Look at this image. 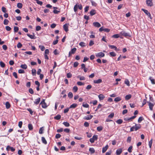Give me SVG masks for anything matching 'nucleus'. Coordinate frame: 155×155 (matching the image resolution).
Segmentation results:
<instances>
[{"mask_svg":"<svg viewBox=\"0 0 155 155\" xmlns=\"http://www.w3.org/2000/svg\"><path fill=\"white\" fill-rule=\"evenodd\" d=\"M124 83L128 86H130V82L127 79H126L124 81Z\"/></svg>","mask_w":155,"mask_h":155,"instance_id":"obj_25","label":"nucleus"},{"mask_svg":"<svg viewBox=\"0 0 155 155\" xmlns=\"http://www.w3.org/2000/svg\"><path fill=\"white\" fill-rule=\"evenodd\" d=\"M73 89L74 92H76L78 90V88L77 86H74V87H73Z\"/></svg>","mask_w":155,"mask_h":155,"instance_id":"obj_54","label":"nucleus"},{"mask_svg":"<svg viewBox=\"0 0 155 155\" xmlns=\"http://www.w3.org/2000/svg\"><path fill=\"white\" fill-rule=\"evenodd\" d=\"M41 100V98L40 97H38V98L36 99L35 101H34L35 104H38L40 102Z\"/></svg>","mask_w":155,"mask_h":155,"instance_id":"obj_19","label":"nucleus"},{"mask_svg":"<svg viewBox=\"0 0 155 155\" xmlns=\"http://www.w3.org/2000/svg\"><path fill=\"white\" fill-rule=\"evenodd\" d=\"M89 6H87L85 7L84 8V12L86 13L89 10Z\"/></svg>","mask_w":155,"mask_h":155,"instance_id":"obj_41","label":"nucleus"},{"mask_svg":"<svg viewBox=\"0 0 155 155\" xmlns=\"http://www.w3.org/2000/svg\"><path fill=\"white\" fill-rule=\"evenodd\" d=\"M63 124L66 127H68L70 126V124L67 122H64Z\"/></svg>","mask_w":155,"mask_h":155,"instance_id":"obj_31","label":"nucleus"},{"mask_svg":"<svg viewBox=\"0 0 155 155\" xmlns=\"http://www.w3.org/2000/svg\"><path fill=\"white\" fill-rule=\"evenodd\" d=\"M33 35H30V38L31 39H35L36 38V37L35 36L34 34L33 33Z\"/></svg>","mask_w":155,"mask_h":155,"instance_id":"obj_49","label":"nucleus"},{"mask_svg":"<svg viewBox=\"0 0 155 155\" xmlns=\"http://www.w3.org/2000/svg\"><path fill=\"white\" fill-rule=\"evenodd\" d=\"M77 78H79L80 81H84L86 79V78L84 76H80L79 75L77 76Z\"/></svg>","mask_w":155,"mask_h":155,"instance_id":"obj_23","label":"nucleus"},{"mask_svg":"<svg viewBox=\"0 0 155 155\" xmlns=\"http://www.w3.org/2000/svg\"><path fill=\"white\" fill-rule=\"evenodd\" d=\"M147 103L148 104L150 110L152 111L153 110V107L154 106V104H153L149 101H147Z\"/></svg>","mask_w":155,"mask_h":155,"instance_id":"obj_5","label":"nucleus"},{"mask_svg":"<svg viewBox=\"0 0 155 155\" xmlns=\"http://www.w3.org/2000/svg\"><path fill=\"white\" fill-rule=\"evenodd\" d=\"M32 74L33 76H35L36 75V70L35 69H32Z\"/></svg>","mask_w":155,"mask_h":155,"instance_id":"obj_35","label":"nucleus"},{"mask_svg":"<svg viewBox=\"0 0 155 155\" xmlns=\"http://www.w3.org/2000/svg\"><path fill=\"white\" fill-rule=\"evenodd\" d=\"M142 10L146 15H147V16L151 18V15L148 10L143 8L142 9Z\"/></svg>","mask_w":155,"mask_h":155,"instance_id":"obj_6","label":"nucleus"},{"mask_svg":"<svg viewBox=\"0 0 155 155\" xmlns=\"http://www.w3.org/2000/svg\"><path fill=\"white\" fill-rule=\"evenodd\" d=\"M18 73L20 74L24 73H25L24 71L22 69H19L18 71Z\"/></svg>","mask_w":155,"mask_h":155,"instance_id":"obj_63","label":"nucleus"},{"mask_svg":"<svg viewBox=\"0 0 155 155\" xmlns=\"http://www.w3.org/2000/svg\"><path fill=\"white\" fill-rule=\"evenodd\" d=\"M78 105L74 103L71 104L69 107L70 108H75Z\"/></svg>","mask_w":155,"mask_h":155,"instance_id":"obj_24","label":"nucleus"},{"mask_svg":"<svg viewBox=\"0 0 155 155\" xmlns=\"http://www.w3.org/2000/svg\"><path fill=\"white\" fill-rule=\"evenodd\" d=\"M89 151L91 154H93L94 153L95 150L93 148H90L89 149Z\"/></svg>","mask_w":155,"mask_h":155,"instance_id":"obj_18","label":"nucleus"},{"mask_svg":"<svg viewBox=\"0 0 155 155\" xmlns=\"http://www.w3.org/2000/svg\"><path fill=\"white\" fill-rule=\"evenodd\" d=\"M21 67L24 69H26L27 68V66L26 64H22L21 65Z\"/></svg>","mask_w":155,"mask_h":155,"instance_id":"obj_46","label":"nucleus"},{"mask_svg":"<svg viewBox=\"0 0 155 155\" xmlns=\"http://www.w3.org/2000/svg\"><path fill=\"white\" fill-rule=\"evenodd\" d=\"M122 152V150L121 149H117L116 150V153L117 155H120Z\"/></svg>","mask_w":155,"mask_h":155,"instance_id":"obj_16","label":"nucleus"},{"mask_svg":"<svg viewBox=\"0 0 155 155\" xmlns=\"http://www.w3.org/2000/svg\"><path fill=\"white\" fill-rule=\"evenodd\" d=\"M5 106L7 109H8L10 107V104L8 102H6Z\"/></svg>","mask_w":155,"mask_h":155,"instance_id":"obj_28","label":"nucleus"},{"mask_svg":"<svg viewBox=\"0 0 155 155\" xmlns=\"http://www.w3.org/2000/svg\"><path fill=\"white\" fill-rule=\"evenodd\" d=\"M103 127L101 126H98L97 127V129L98 131H100L102 130Z\"/></svg>","mask_w":155,"mask_h":155,"instance_id":"obj_34","label":"nucleus"},{"mask_svg":"<svg viewBox=\"0 0 155 155\" xmlns=\"http://www.w3.org/2000/svg\"><path fill=\"white\" fill-rule=\"evenodd\" d=\"M98 139V136L97 135H94L92 138L90 139L89 141L91 143H93L94 142V141L97 140Z\"/></svg>","mask_w":155,"mask_h":155,"instance_id":"obj_3","label":"nucleus"},{"mask_svg":"<svg viewBox=\"0 0 155 155\" xmlns=\"http://www.w3.org/2000/svg\"><path fill=\"white\" fill-rule=\"evenodd\" d=\"M120 34L122 35L126 38L127 37H130L131 36V35L130 33L126 32L124 31H122L120 32Z\"/></svg>","mask_w":155,"mask_h":155,"instance_id":"obj_2","label":"nucleus"},{"mask_svg":"<svg viewBox=\"0 0 155 155\" xmlns=\"http://www.w3.org/2000/svg\"><path fill=\"white\" fill-rule=\"evenodd\" d=\"M41 141H42V142L44 143L45 144H47V142L45 138L44 137H41Z\"/></svg>","mask_w":155,"mask_h":155,"instance_id":"obj_20","label":"nucleus"},{"mask_svg":"<svg viewBox=\"0 0 155 155\" xmlns=\"http://www.w3.org/2000/svg\"><path fill=\"white\" fill-rule=\"evenodd\" d=\"M76 50V48H74L72 49L71 51H70L69 52H70L72 54H74Z\"/></svg>","mask_w":155,"mask_h":155,"instance_id":"obj_27","label":"nucleus"},{"mask_svg":"<svg viewBox=\"0 0 155 155\" xmlns=\"http://www.w3.org/2000/svg\"><path fill=\"white\" fill-rule=\"evenodd\" d=\"M68 97L70 98H72L73 97V94L71 92H70L68 94Z\"/></svg>","mask_w":155,"mask_h":155,"instance_id":"obj_33","label":"nucleus"},{"mask_svg":"<svg viewBox=\"0 0 155 155\" xmlns=\"http://www.w3.org/2000/svg\"><path fill=\"white\" fill-rule=\"evenodd\" d=\"M146 2L148 6L151 7L153 5L152 0H146Z\"/></svg>","mask_w":155,"mask_h":155,"instance_id":"obj_7","label":"nucleus"},{"mask_svg":"<svg viewBox=\"0 0 155 155\" xmlns=\"http://www.w3.org/2000/svg\"><path fill=\"white\" fill-rule=\"evenodd\" d=\"M17 7L19 8H22V5L21 3H18L17 5Z\"/></svg>","mask_w":155,"mask_h":155,"instance_id":"obj_38","label":"nucleus"},{"mask_svg":"<svg viewBox=\"0 0 155 155\" xmlns=\"http://www.w3.org/2000/svg\"><path fill=\"white\" fill-rule=\"evenodd\" d=\"M44 128L43 127H41L39 130V133L40 134H42L43 133Z\"/></svg>","mask_w":155,"mask_h":155,"instance_id":"obj_40","label":"nucleus"},{"mask_svg":"<svg viewBox=\"0 0 155 155\" xmlns=\"http://www.w3.org/2000/svg\"><path fill=\"white\" fill-rule=\"evenodd\" d=\"M90 14L91 16H93L96 13V11L94 9H92L90 12Z\"/></svg>","mask_w":155,"mask_h":155,"instance_id":"obj_15","label":"nucleus"},{"mask_svg":"<svg viewBox=\"0 0 155 155\" xmlns=\"http://www.w3.org/2000/svg\"><path fill=\"white\" fill-rule=\"evenodd\" d=\"M134 126L135 127V131H137V130L140 129L141 127V126L140 124H138L137 125L136 124H135V125Z\"/></svg>","mask_w":155,"mask_h":155,"instance_id":"obj_8","label":"nucleus"},{"mask_svg":"<svg viewBox=\"0 0 155 155\" xmlns=\"http://www.w3.org/2000/svg\"><path fill=\"white\" fill-rule=\"evenodd\" d=\"M93 25L95 27L99 28L101 26V25L99 23L96 22H93Z\"/></svg>","mask_w":155,"mask_h":155,"instance_id":"obj_9","label":"nucleus"},{"mask_svg":"<svg viewBox=\"0 0 155 155\" xmlns=\"http://www.w3.org/2000/svg\"><path fill=\"white\" fill-rule=\"evenodd\" d=\"M108 146L107 145H106L105 147H103L102 148V153H105L108 148Z\"/></svg>","mask_w":155,"mask_h":155,"instance_id":"obj_14","label":"nucleus"},{"mask_svg":"<svg viewBox=\"0 0 155 155\" xmlns=\"http://www.w3.org/2000/svg\"><path fill=\"white\" fill-rule=\"evenodd\" d=\"M152 143V139H151L149 142V147L150 148H151V147Z\"/></svg>","mask_w":155,"mask_h":155,"instance_id":"obj_51","label":"nucleus"},{"mask_svg":"<svg viewBox=\"0 0 155 155\" xmlns=\"http://www.w3.org/2000/svg\"><path fill=\"white\" fill-rule=\"evenodd\" d=\"M79 64V63L78 62H75L74 64V68L77 67Z\"/></svg>","mask_w":155,"mask_h":155,"instance_id":"obj_58","label":"nucleus"},{"mask_svg":"<svg viewBox=\"0 0 155 155\" xmlns=\"http://www.w3.org/2000/svg\"><path fill=\"white\" fill-rule=\"evenodd\" d=\"M0 65L2 68H4L5 66V64L2 61L0 62Z\"/></svg>","mask_w":155,"mask_h":155,"instance_id":"obj_39","label":"nucleus"},{"mask_svg":"<svg viewBox=\"0 0 155 155\" xmlns=\"http://www.w3.org/2000/svg\"><path fill=\"white\" fill-rule=\"evenodd\" d=\"M9 21L7 19H5L4 21V24L5 25H8Z\"/></svg>","mask_w":155,"mask_h":155,"instance_id":"obj_48","label":"nucleus"},{"mask_svg":"<svg viewBox=\"0 0 155 155\" xmlns=\"http://www.w3.org/2000/svg\"><path fill=\"white\" fill-rule=\"evenodd\" d=\"M105 56V54L102 52H100L96 54V56L97 57H103Z\"/></svg>","mask_w":155,"mask_h":155,"instance_id":"obj_4","label":"nucleus"},{"mask_svg":"<svg viewBox=\"0 0 155 155\" xmlns=\"http://www.w3.org/2000/svg\"><path fill=\"white\" fill-rule=\"evenodd\" d=\"M60 12V11H58V10H57L55 9L53 11V12H54V13L55 14H58Z\"/></svg>","mask_w":155,"mask_h":155,"instance_id":"obj_61","label":"nucleus"},{"mask_svg":"<svg viewBox=\"0 0 155 155\" xmlns=\"http://www.w3.org/2000/svg\"><path fill=\"white\" fill-rule=\"evenodd\" d=\"M121 100V98L120 97H117L114 98V101L116 102H117Z\"/></svg>","mask_w":155,"mask_h":155,"instance_id":"obj_17","label":"nucleus"},{"mask_svg":"<svg viewBox=\"0 0 155 155\" xmlns=\"http://www.w3.org/2000/svg\"><path fill=\"white\" fill-rule=\"evenodd\" d=\"M77 84L79 86H82L84 85V83H82L81 81H78L77 83Z\"/></svg>","mask_w":155,"mask_h":155,"instance_id":"obj_45","label":"nucleus"},{"mask_svg":"<svg viewBox=\"0 0 155 155\" xmlns=\"http://www.w3.org/2000/svg\"><path fill=\"white\" fill-rule=\"evenodd\" d=\"M61 116L60 114H58L57 116L54 117V119L56 120H59L61 119Z\"/></svg>","mask_w":155,"mask_h":155,"instance_id":"obj_26","label":"nucleus"},{"mask_svg":"<svg viewBox=\"0 0 155 155\" xmlns=\"http://www.w3.org/2000/svg\"><path fill=\"white\" fill-rule=\"evenodd\" d=\"M42 107L44 108H45L47 107L46 103H43L41 104Z\"/></svg>","mask_w":155,"mask_h":155,"instance_id":"obj_50","label":"nucleus"},{"mask_svg":"<svg viewBox=\"0 0 155 155\" xmlns=\"http://www.w3.org/2000/svg\"><path fill=\"white\" fill-rule=\"evenodd\" d=\"M41 27L40 26L38 25L36 26V31H39L41 30Z\"/></svg>","mask_w":155,"mask_h":155,"instance_id":"obj_43","label":"nucleus"},{"mask_svg":"<svg viewBox=\"0 0 155 155\" xmlns=\"http://www.w3.org/2000/svg\"><path fill=\"white\" fill-rule=\"evenodd\" d=\"M93 117V116L92 115H87L85 116L84 118V119L85 120H89L91 119Z\"/></svg>","mask_w":155,"mask_h":155,"instance_id":"obj_11","label":"nucleus"},{"mask_svg":"<svg viewBox=\"0 0 155 155\" xmlns=\"http://www.w3.org/2000/svg\"><path fill=\"white\" fill-rule=\"evenodd\" d=\"M109 54L111 57H115L116 55V54L114 51L110 52Z\"/></svg>","mask_w":155,"mask_h":155,"instance_id":"obj_30","label":"nucleus"},{"mask_svg":"<svg viewBox=\"0 0 155 155\" xmlns=\"http://www.w3.org/2000/svg\"><path fill=\"white\" fill-rule=\"evenodd\" d=\"M132 96L131 94H128L126 95L125 97V99L126 100H129L131 97Z\"/></svg>","mask_w":155,"mask_h":155,"instance_id":"obj_22","label":"nucleus"},{"mask_svg":"<svg viewBox=\"0 0 155 155\" xmlns=\"http://www.w3.org/2000/svg\"><path fill=\"white\" fill-rule=\"evenodd\" d=\"M39 47L42 51H44L45 49V47L43 46L40 45L39 46Z\"/></svg>","mask_w":155,"mask_h":155,"instance_id":"obj_53","label":"nucleus"},{"mask_svg":"<svg viewBox=\"0 0 155 155\" xmlns=\"http://www.w3.org/2000/svg\"><path fill=\"white\" fill-rule=\"evenodd\" d=\"M56 25L55 24L53 23L51 25L50 27L51 28H53L55 27Z\"/></svg>","mask_w":155,"mask_h":155,"instance_id":"obj_64","label":"nucleus"},{"mask_svg":"<svg viewBox=\"0 0 155 155\" xmlns=\"http://www.w3.org/2000/svg\"><path fill=\"white\" fill-rule=\"evenodd\" d=\"M144 120V118L142 117H140L139 118L138 122L139 123H140L143 120Z\"/></svg>","mask_w":155,"mask_h":155,"instance_id":"obj_36","label":"nucleus"},{"mask_svg":"<svg viewBox=\"0 0 155 155\" xmlns=\"http://www.w3.org/2000/svg\"><path fill=\"white\" fill-rule=\"evenodd\" d=\"M119 37H120L119 35L118 34H116L113 35L112 36V37L114 38H118Z\"/></svg>","mask_w":155,"mask_h":155,"instance_id":"obj_44","label":"nucleus"},{"mask_svg":"<svg viewBox=\"0 0 155 155\" xmlns=\"http://www.w3.org/2000/svg\"><path fill=\"white\" fill-rule=\"evenodd\" d=\"M84 126L86 127H87L89 126V124L88 122H85L84 123Z\"/></svg>","mask_w":155,"mask_h":155,"instance_id":"obj_59","label":"nucleus"},{"mask_svg":"<svg viewBox=\"0 0 155 155\" xmlns=\"http://www.w3.org/2000/svg\"><path fill=\"white\" fill-rule=\"evenodd\" d=\"M114 116V113H111L108 116V117L110 118H112Z\"/></svg>","mask_w":155,"mask_h":155,"instance_id":"obj_42","label":"nucleus"},{"mask_svg":"<svg viewBox=\"0 0 155 155\" xmlns=\"http://www.w3.org/2000/svg\"><path fill=\"white\" fill-rule=\"evenodd\" d=\"M79 45L81 47H84L86 46L85 43L84 42H81L79 43Z\"/></svg>","mask_w":155,"mask_h":155,"instance_id":"obj_29","label":"nucleus"},{"mask_svg":"<svg viewBox=\"0 0 155 155\" xmlns=\"http://www.w3.org/2000/svg\"><path fill=\"white\" fill-rule=\"evenodd\" d=\"M82 8V6L81 4L77 3L74 6V10L75 12H76L77 11L78 8L80 10H81Z\"/></svg>","mask_w":155,"mask_h":155,"instance_id":"obj_1","label":"nucleus"},{"mask_svg":"<svg viewBox=\"0 0 155 155\" xmlns=\"http://www.w3.org/2000/svg\"><path fill=\"white\" fill-rule=\"evenodd\" d=\"M98 97L100 101L103 100L105 97L104 95L102 94L98 95Z\"/></svg>","mask_w":155,"mask_h":155,"instance_id":"obj_12","label":"nucleus"},{"mask_svg":"<svg viewBox=\"0 0 155 155\" xmlns=\"http://www.w3.org/2000/svg\"><path fill=\"white\" fill-rule=\"evenodd\" d=\"M90 1L92 5L94 6H96L97 5V4L93 1L91 0Z\"/></svg>","mask_w":155,"mask_h":155,"instance_id":"obj_37","label":"nucleus"},{"mask_svg":"<svg viewBox=\"0 0 155 155\" xmlns=\"http://www.w3.org/2000/svg\"><path fill=\"white\" fill-rule=\"evenodd\" d=\"M61 137V135L59 134H57L55 135V138L56 139H58Z\"/></svg>","mask_w":155,"mask_h":155,"instance_id":"obj_60","label":"nucleus"},{"mask_svg":"<svg viewBox=\"0 0 155 155\" xmlns=\"http://www.w3.org/2000/svg\"><path fill=\"white\" fill-rule=\"evenodd\" d=\"M17 46L18 48H20L22 46V44L20 42H19L18 43L17 45Z\"/></svg>","mask_w":155,"mask_h":155,"instance_id":"obj_56","label":"nucleus"},{"mask_svg":"<svg viewBox=\"0 0 155 155\" xmlns=\"http://www.w3.org/2000/svg\"><path fill=\"white\" fill-rule=\"evenodd\" d=\"M149 79L151 81V83L152 84H155V81L154 79L153 78L151 77H150Z\"/></svg>","mask_w":155,"mask_h":155,"instance_id":"obj_21","label":"nucleus"},{"mask_svg":"<svg viewBox=\"0 0 155 155\" xmlns=\"http://www.w3.org/2000/svg\"><path fill=\"white\" fill-rule=\"evenodd\" d=\"M69 109L70 108L69 107L64 109V113L65 114L67 113Z\"/></svg>","mask_w":155,"mask_h":155,"instance_id":"obj_62","label":"nucleus"},{"mask_svg":"<svg viewBox=\"0 0 155 155\" xmlns=\"http://www.w3.org/2000/svg\"><path fill=\"white\" fill-rule=\"evenodd\" d=\"M102 82V80L100 79L94 81V83L95 84H100Z\"/></svg>","mask_w":155,"mask_h":155,"instance_id":"obj_13","label":"nucleus"},{"mask_svg":"<svg viewBox=\"0 0 155 155\" xmlns=\"http://www.w3.org/2000/svg\"><path fill=\"white\" fill-rule=\"evenodd\" d=\"M131 140V137H128L127 138V141L128 143H130Z\"/></svg>","mask_w":155,"mask_h":155,"instance_id":"obj_57","label":"nucleus"},{"mask_svg":"<svg viewBox=\"0 0 155 155\" xmlns=\"http://www.w3.org/2000/svg\"><path fill=\"white\" fill-rule=\"evenodd\" d=\"M133 148L132 146H130L128 148L127 150L129 153H131L132 152V149Z\"/></svg>","mask_w":155,"mask_h":155,"instance_id":"obj_52","label":"nucleus"},{"mask_svg":"<svg viewBox=\"0 0 155 155\" xmlns=\"http://www.w3.org/2000/svg\"><path fill=\"white\" fill-rule=\"evenodd\" d=\"M67 76L68 78H70L72 76V75L70 72L68 73L67 74Z\"/></svg>","mask_w":155,"mask_h":155,"instance_id":"obj_47","label":"nucleus"},{"mask_svg":"<svg viewBox=\"0 0 155 155\" xmlns=\"http://www.w3.org/2000/svg\"><path fill=\"white\" fill-rule=\"evenodd\" d=\"M116 122L118 124H121L123 122V120L122 119H119L116 121Z\"/></svg>","mask_w":155,"mask_h":155,"instance_id":"obj_32","label":"nucleus"},{"mask_svg":"<svg viewBox=\"0 0 155 155\" xmlns=\"http://www.w3.org/2000/svg\"><path fill=\"white\" fill-rule=\"evenodd\" d=\"M69 24H65L63 25V28L66 32H67L68 31V26Z\"/></svg>","mask_w":155,"mask_h":155,"instance_id":"obj_10","label":"nucleus"},{"mask_svg":"<svg viewBox=\"0 0 155 155\" xmlns=\"http://www.w3.org/2000/svg\"><path fill=\"white\" fill-rule=\"evenodd\" d=\"M18 28L16 26H15L14 27V31L15 32H17L18 30Z\"/></svg>","mask_w":155,"mask_h":155,"instance_id":"obj_55","label":"nucleus"}]
</instances>
